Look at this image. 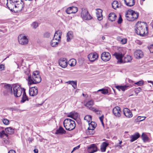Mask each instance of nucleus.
Returning <instances> with one entry per match:
<instances>
[{"label": "nucleus", "instance_id": "26", "mask_svg": "<svg viewBox=\"0 0 153 153\" xmlns=\"http://www.w3.org/2000/svg\"><path fill=\"white\" fill-rule=\"evenodd\" d=\"M94 104V101L93 100H91L87 102L86 103L84 104V105L87 107L89 108L91 110V108H92V106Z\"/></svg>", "mask_w": 153, "mask_h": 153}, {"label": "nucleus", "instance_id": "37", "mask_svg": "<svg viewBox=\"0 0 153 153\" xmlns=\"http://www.w3.org/2000/svg\"><path fill=\"white\" fill-rule=\"evenodd\" d=\"M112 7L113 8L116 9L117 8L119 7V4L118 1H114L112 4Z\"/></svg>", "mask_w": 153, "mask_h": 153}, {"label": "nucleus", "instance_id": "4", "mask_svg": "<svg viewBox=\"0 0 153 153\" xmlns=\"http://www.w3.org/2000/svg\"><path fill=\"white\" fill-rule=\"evenodd\" d=\"M13 94L16 97H20L23 92L22 89L19 85H15L13 87Z\"/></svg>", "mask_w": 153, "mask_h": 153}, {"label": "nucleus", "instance_id": "21", "mask_svg": "<svg viewBox=\"0 0 153 153\" xmlns=\"http://www.w3.org/2000/svg\"><path fill=\"white\" fill-rule=\"evenodd\" d=\"M4 88L5 89V91H7L10 94L12 93V88L11 85L7 84L4 85Z\"/></svg>", "mask_w": 153, "mask_h": 153}, {"label": "nucleus", "instance_id": "59", "mask_svg": "<svg viewBox=\"0 0 153 153\" xmlns=\"http://www.w3.org/2000/svg\"><path fill=\"white\" fill-rule=\"evenodd\" d=\"M73 81H69L67 82H66L65 83H68L69 84L71 85L72 84V82H73Z\"/></svg>", "mask_w": 153, "mask_h": 153}, {"label": "nucleus", "instance_id": "44", "mask_svg": "<svg viewBox=\"0 0 153 153\" xmlns=\"http://www.w3.org/2000/svg\"><path fill=\"white\" fill-rule=\"evenodd\" d=\"M31 26L33 28L35 29L38 26V24L36 22H34L31 25Z\"/></svg>", "mask_w": 153, "mask_h": 153}, {"label": "nucleus", "instance_id": "27", "mask_svg": "<svg viewBox=\"0 0 153 153\" xmlns=\"http://www.w3.org/2000/svg\"><path fill=\"white\" fill-rule=\"evenodd\" d=\"M108 145V144L104 142L102 143L101 146V151L102 152H105L106 150V148Z\"/></svg>", "mask_w": 153, "mask_h": 153}, {"label": "nucleus", "instance_id": "43", "mask_svg": "<svg viewBox=\"0 0 153 153\" xmlns=\"http://www.w3.org/2000/svg\"><path fill=\"white\" fill-rule=\"evenodd\" d=\"M142 137L144 141H146L148 140V137L146 134L143 133L142 135Z\"/></svg>", "mask_w": 153, "mask_h": 153}, {"label": "nucleus", "instance_id": "60", "mask_svg": "<svg viewBox=\"0 0 153 153\" xmlns=\"http://www.w3.org/2000/svg\"><path fill=\"white\" fill-rule=\"evenodd\" d=\"M122 38L120 36H118L117 37V39L119 41H121V40L122 39Z\"/></svg>", "mask_w": 153, "mask_h": 153}, {"label": "nucleus", "instance_id": "29", "mask_svg": "<svg viewBox=\"0 0 153 153\" xmlns=\"http://www.w3.org/2000/svg\"><path fill=\"white\" fill-rule=\"evenodd\" d=\"M129 86L125 85L124 86H116L115 88L119 91L121 90L123 91H124L126 90L127 88L129 87Z\"/></svg>", "mask_w": 153, "mask_h": 153}, {"label": "nucleus", "instance_id": "23", "mask_svg": "<svg viewBox=\"0 0 153 153\" xmlns=\"http://www.w3.org/2000/svg\"><path fill=\"white\" fill-rule=\"evenodd\" d=\"M67 41L69 42L73 38V33L72 31H69L67 34Z\"/></svg>", "mask_w": 153, "mask_h": 153}, {"label": "nucleus", "instance_id": "9", "mask_svg": "<svg viewBox=\"0 0 153 153\" xmlns=\"http://www.w3.org/2000/svg\"><path fill=\"white\" fill-rule=\"evenodd\" d=\"M98 54L96 52L90 53L88 55V58L91 62H94L98 58Z\"/></svg>", "mask_w": 153, "mask_h": 153}, {"label": "nucleus", "instance_id": "53", "mask_svg": "<svg viewBox=\"0 0 153 153\" xmlns=\"http://www.w3.org/2000/svg\"><path fill=\"white\" fill-rule=\"evenodd\" d=\"M50 36V34L48 32H46L44 34V36L45 37L48 38Z\"/></svg>", "mask_w": 153, "mask_h": 153}, {"label": "nucleus", "instance_id": "49", "mask_svg": "<svg viewBox=\"0 0 153 153\" xmlns=\"http://www.w3.org/2000/svg\"><path fill=\"white\" fill-rule=\"evenodd\" d=\"M137 121L140 122L144 120V119H143L142 117L139 116L137 117Z\"/></svg>", "mask_w": 153, "mask_h": 153}, {"label": "nucleus", "instance_id": "64", "mask_svg": "<svg viewBox=\"0 0 153 153\" xmlns=\"http://www.w3.org/2000/svg\"><path fill=\"white\" fill-rule=\"evenodd\" d=\"M102 40H104V39H105V37L104 36H102Z\"/></svg>", "mask_w": 153, "mask_h": 153}, {"label": "nucleus", "instance_id": "5", "mask_svg": "<svg viewBox=\"0 0 153 153\" xmlns=\"http://www.w3.org/2000/svg\"><path fill=\"white\" fill-rule=\"evenodd\" d=\"M82 10L81 16L82 19L85 20H89L92 18L86 8H83L82 9Z\"/></svg>", "mask_w": 153, "mask_h": 153}, {"label": "nucleus", "instance_id": "1", "mask_svg": "<svg viewBox=\"0 0 153 153\" xmlns=\"http://www.w3.org/2000/svg\"><path fill=\"white\" fill-rule=\"evenodd\" d=\"M135 30L137 34L141 36L145 35L146 31L148 33V28L146 24L144 22H138L136 24Z\"/></svg>", "mask_w": 153, "mask_h": 153}, {"label": "nucleus", "instance_id": "35", "mask_svg": "<svg viewBox=\"0 0 153 153\" xmlns=\"http://www.w3.org/2000/svg\"><path fill=\"white\" fill-rule=\"evenodd\" d=\"M61 35L60 33H58L57 31H56L54 34L53 38L60 41L61 39Z\"/></svg>", "mask_w": 153, "mask_h": 153}, {"label": "nucleus", "instance_id": "52", "mask_svg": "<svg viewBox=\"0 0 153 153\" xmlns=\"http://www.w3.org/2000/svg\"><path fill=\"white\" fill-rule=\"evenodd\" d=\"M103 118H104V117L103 115L102 116H101V117H99L100 120L103 126H104V123H103Z\"/></svg>", "mask_w": 153, "mask_h": 153}, {"label": "nucleus", "instance_id": "42", "mask_svg": "<svg viewBox=\"0 0 153 153\" xmlns=\"http://www.w3.org/2000/svg\"><path fill=\"white\" fill-rule=\"evenodd\" d=\"M73 117V119L75 120L78 116V113L75 111L71 112Z\"/></svg>", "mask_w": 153, "mask_h": 153}, {"label": "nucleus", "instance_id": "12", "mask_svg": "<svg viewBox=\"0 0 153 153\" xmlns=\"http://www.w3.org/2000/svg\"><path fill=\"white\" fill-rule=\"evenodd\" d=\"M97 147L94 144H91L88 147V153H93L97 152Z\"/></svg>", "mask_w": 153, "mask_h": 153}, {"label": "nucleus", "instance_id": "57", "mask_svg": "<svg viewBox=\"0 0 153 153\" xmlns=\"http://www.w3.org/2000/svg\"><path fill=\"white\" fill-rule=\"evenodd\" d=\"M79 145L78 146H77L74 148L73 150L71 151V153H72L74 151H75L76 150L78 149L79 148Z\"/></svg>", "mask_w": 153, "mask_h": 153}, {"label": "nucleus", "instance_id": "25", "mask_svg": "<svg viewBox=\"0 0 153 153\" xmlns=\"http://www.w3.org/2000/svg\"><path fill=\"white\" fill-rule=\"evenodd\" d=\"M140 136L139 133H137L133 135H131V139L130 141L131 142H133L137 139Z\"/></svg>", "mask_w": 153, "mask_h": 153}, {"label": "nucleus", "instance_id": "61", "mask_svg": "<svg viewBox=\"0 0 153 153\" xmlns=\"http://www.w3.org/2000/svg\"><path fill=\"white\" fill-rule=\"evenodd\" d=\"M8 153H16V152L13 150H10Z\"/></svg>", "mask_w": 153, "mask_h": 153}, {"label": "nucleus", "instance_id": "7", "mask_svg": "<svg viewBox=\"0 0 153 153\" xmlns=\"http://www.w3.org/2000/svg\"><path fill=\"white\" fill-rule=\"evenodd\" d=\"M113 56L118 60L117 63H123V58L124 56V54L120 52H115Z\"/></svg>", "mask_w": 153, "mask_h": 153}, {"label": "nucleus", "instance_id": "14", "mask_svg": "<svg viewBox=\"0 0 153 153\" xmlns=\"http://www.w3.org/2000/svg\"><path fill=\"white\" fill-rule=\"evenodd\" d=\"M113 113L114 115L117 117H120L121 116L120 108L118 106H116L114 108L113 110Z\"/></svg>", "mask_w": 153, "mask_h": 153}, {"label": "nucleus", "instance_id": "15", "mask_svg": "<svg viewBox=\"0 0 153 153\" xmlns=\"http://www.w3.org/2000/svg\"><path fill=\"white\" fill-rule=\"evenodd\" d=\"M38 93V90L37 88L35 87L30 88L29 90V94L32 96H34L36 95Z\"/></svg>", "mask_w": 153, "mask_h": 153}, {"label": "nucleus", "instance_id": "54", "mask_svg": "<svg viewBox=\"0 0 153 153\" xmlns=\"http://www.w3.org/2000/svg\"><path fill=\"white\" fill-rule=\"evenodd\" d=\"M122 22V19L121 18V16L120 15V17L119 18V19L117 21V22L118 24H120Z\"/></svg>", "mask_w": 153, "mask_h": 153}, {"label": "nucleus", "instance_id": "50", "mask_svg": "<svg viewBox=\"0 0 153 153\" xmlns=\"http://www.w3.org/2000/svg\"><path fill=\"white\" fill-rule=\"evenodd\" d=\"M127 41V40L126 39H122L120 42L122 44H126Z\"/></svg>", "mask_w": 153, "mask_h": 153}, {"label": "nucleus", "instance_id": "8", "mask_svg": "<svg viewBox=\"0 0 153 153\" xmlns=\"http://www.w3.org/2000/svg\"><path fill=\"white\" fill-rule=\"evenodd\" d=\"M101 57L103 61L107 62L110 59L111 56L109 53L104 52L101 54Z\"/></svg>", "mask_w": 153, "mask_h": 153}, {"label": "nucleus", "instance_id": "3", "mask_svg": "<svg viewBox=\"0 0 153 153\" xmlns=\"http://www.w3.org/2000/svg\"><path fill=\"white\" fill-rule=\"evenodd\" d=\"M63 125L66 129L69 131L74 129L76 126L75 121L69 118H67L64 120Z\"/></svg>", "mask_w": 153, "mask_h": 153}, {"label": "nucleus", "instance_id": "17", "mask_svg": "<svg viewBox=\"0 0 153 153\" xmlns=\"http://www.w3.org/2000/svg\"><path fill=\"white\" fill-rule=\"evenodd\" d=\"M123 114L125 116L128 118H131L133 116L131 111L127 108H125L123 110Z\"/></svg>", "mask_w": 153, "mask_h": 153}, {"label": "nucleus", "instance_id": "18", "mask_svg": "<svg viewBox=\"0 0 153 153\" xmlns=\"http://www.w3.org/2000/svg\"><path fill=\"white\" fill-rule=\"evenodd\" d=\"M102 10L100 9H98L97 10L96 15L97 19L99 21H101L102 19Z\"/></svg>", "mask_w": 153, "mask_h": 153}, {"label": "nucleus", "instance_id": "24", "mask_svg": "<svg viewBox=\"0 0 153 153\" xmlns=\"http://www.w3.org/2000/svg\"><path fill=\"white\" fill-rule=\"evenodd\" d=\"M117 16L114 13H110L108 15V19L111 21H113L115 20Z\"/></svg>", "mask_w": 153, "mask_h": 153}, {"label": "nucleus", "instance_id": "32", "mask_svg": "<svg viewBox=\"0 0 153 153\" xmlns=\"http://www.w3.org/2000/svg\"><path fill=\"white\" fill-rule=\"evenodd\" d=\"M132 21H134L138 18L139 15V13H138L132 10Z\"/></svg>", "mask_w": 153, "mask_h": 153}, {"label": "nucleus", "instance_id": "51", "mask_svg": "<svg viewBox=\"0 0 153 153\" xmlns=\"http://www.w3.org/2000/svg\"><path fill=\"white\" fill-rule=\"evenodd\" d=\"M4 65L3 64L0 65V71H3L4 70Z\"/></svg>", "mask_w": 153, "mask_h": 153}, {"label": "nucleus", "instance_id": "22", "mask_svg": "<svg viewBox=\"0 0 153 153\" xmlns=\"http://www.w3.org/2000/svg\"><path fill=\"white\" fill-rule=\"evenodd\" d=\"M28 100V97L27 96L26 94L25 89L23 88L22 100H21V102L22 103H24L26 101Z\"/></svg>", "mask_w": 153, "mask_h": 153}, {"label": "nucleus", "instance_id": "58", "mask_svg": "<svg viewBox=\"0 0 153 153\" xmlns=\"http://www.w3.org/2000/svg\"><path fill=\"white\" fill-rule=\"evenodd\" d=\"M67 117H71L73 119V117L71 112H70L68 114Z\"/></svg>", "mask_w": 153, "mask_h": 153}, {"label": "nucleus", "instance_id": "62", "mask_svg": "<svg viewBox=\"0 0 153 153\" xmlns=\"http://www.w3.org/2000/svg\"><path fill=\"white\" fill-rule=\"evenodd\" d=\"M34 152L35 153H38V150L37 149H35L34 150Z\"/></svg>", "mask_w": 153, "mask_h": 153}, {"label": "nucleus", "instance_id": "28", "mask_svg": "<svg viewBox=\"0 0 153 153\" xmlns=\"http://www.w3.org/2000/svg\"><path fill=\"white\" fill-rule=\"evenodd\" d=\"M95 131L94 129L91 128H88V129L86 130V133L87 135L88 136H91L94 134Z\"/></svg>", "mask_w": 153, "mask_h": 153}, {"label": "nucleus", "instance_id": "31", "mask_svg": "<svg viewBox=\"0 0 153 153\" xmlns=\"http://www.w3.org/2000/svg\"><path fill=\"white\" fill-rule=\"evenodd\" d=\"M132 58L131 56L128 55L125 57L123 59V62H131L132 60Z\"/></svg>", "mask_w": 153, "mask_h": 153}, {"label": "nucleus", "instance_id": "48", "mask_svg": "<svg viewBox=\"0 0 153 153\" xmlns=\"http://www.w3.org/2000/svg\"><path fill=\"white\" fill-rule=\"evenodd\" d=\"M72 86L74 89H76V88L77 86V82L76 81H73L72 84H71Z\"/></svg>", "mask_w": 153, "mask_h": 153}, {"label": "nucleus", "instance_id": "47", "mask_svg": "<svg viewBox=\"0 0 153 153\" xmlns=\"http://www.w3.org/2000/svg\"><path fill=\"white\" fill-rule=\"evenodd\" d=\"M143 80H140L135 83L134 84L137 85L138 86H141L143 85Z\"/></svg>", "mask_w": 153, "mask_h": 153}, {"label": "nucleus", "instance_id": "11", "mask_svg": "<svg viewBox=\"0 0 153 153\" xmlns=\"http://www.w3.org/2000/svg\"><path fill=\"white\" fill-rule=\"evenodd\" d=\"M134 56L137 59H140L143 56V53L140 50H136L134 52Z\"/></svg>", "mask_w": 153, "mask_h": 153}, {"label": "nucleus", "instance_id": "30", "mask_svg": "<svg viewBox=\"0 0 153 153\" xmlns=\"http://www.w3.org/2000/svg\"><path fill=\"white\" fill-rule=\"evenodd\" d=\"M59 40L53 38L51 41V44L53 47H56L57 45L59 42Z\"/></svg>", "mask_w": 153, "mask_h": 153}, {"label": "nucleus", "instance_id": "38", "mask_svg": "<svg viewBox=\"0 0 153 153\" xmlns=\"http://www.w3.org/2000/svg\"><path fill=\"white\" fill-rule=\"evenodd\" d=\"M84 119L87 121L88 123H89L91 120V116L90 115H87L85 116Z\"/></svg>", "mask_w": 153, "mask_h": 153}, {"label": "nucleus", "instance_id": "55", "mask_svg": "<svg viewBox=\"0 0 153 153\" xmlns=\"http://www.w3.org/2000/svg\"><path fill=\"white\" fill-rule=\"evenodd\" d=\"M141 90V88L140 87H139V88H137L135 89V92H137V93H139L140 91Z\"/></svg>", "mask_w": 153, "mask_h": 153}, {"label": "nucleus", "instance_id": "46", "mask_svg": "<svg viewBox=\"0 0 153 153\" xmlns=\"http://www.w3.org/2000/svg\"><path fill=\"white\" fill-rule=\"evenodd\" d=\"M3 123L5 125H8L10 123V121L6 119H3L2 120Z\"/></svg>", "mask_w": 153, "mask_h": 153}, {"label": "nucleus", "instance_id": "56", "mask_svg": "<svg viewBox=\"0 0 153 153\" xmlns=\"http://www.w3.org/2000/svg\"><path fill=\"white\" fill-rule=\"evenodd\" d=\"M149 50L151 53H153V45L150 46Z\"/></svg>", "mask_w": 153, "mask_h": 153}, {"label": "nucleus", "instance_id": "63", "mask_svg": "<svg viewBox=\"0 0 153 153\" xmlns=\"http://www.w3.org/2000/svg\"><path fill=\"white\" fill-rule=\"evenodd\" d=\"M147 82L148 83H152V84L153 83V81H150V80L147 81Z\"/></svg>", "mask_w": 153, "mask_h": 153}, {"label": "nucleus", "instance_id": "36", "mask_svg": "<svg viewBox=\"0 0 153 153\" xmlns=\"http://www.w3.org/2000/svg\"><path fill=\"white\" fill-rule=\"evenodd\" d=\"M88 125L89 126V128H91L94 129L97 126V124L94 122L91 121L90 123H88Z\"/></svg>", "mask_w": 153, "mask_h": 153}, {"label": "nucleus", "instance_id": "45", "mask_svg": "<svg viewBox=\"0 0 153 153\" xmlns=\"http://www.w3.org/2000/svg\"><path fill=\"white\" fill-rule=\"evenodd\" d=\"M4 136H6L7 137L8 134L5 133V131L4 130H3L0 132V137L1 138H2Z\"/></svg>", "mask_w": 153, "mask_h": 153}, {"label": "nucleus", "instance_id": "16", "mask_svg": "<svg viewBox=\"0 0 153 153\" xmlns=\"http://www.w3.org/2000/svg\"><path fill=\"white\" fill-rule=\"evenodd\" d=\"M132 10H128L125 14V16L127 20L129 21H133L132 12Z\"/></svg>", "mask_w": 153, "mask_h": 153}, {"label": "nucleus", "instance_id": "34", "mask_svg": "<svg viewBox=\"0 0 153 153\" xmlns=\"http://www.w3.org/2000/svg\"><path fill=\"white\" fill-rule=\"evenodd\" d=\"M76 63V61L75 59H70L69 62V64L70 66L72 67L75 66Z\"/></svg>", "mask_w": 153, "mask_h": 153}, {"label": "nucleus", "instance_id": "13", "mask_svg": "<svg viewBox=\"0 0 153 153\" xmlns=\"http://www.w3.org/2000/svg\"><path fill=\"white\" fill-rule=\"evenodd\" d=\"M78 8L74 6L70 7L66 10V13L68 14L75 13L78 11Z\"/></svg>", "mask_w": 153, "mask_h": 153}, {"label": "nucleus", "instance_id": "40", "mask_svg": "<svg viewBox=\"0 0 153 153\" xmlns=\"http://www.w3.org/2000/svg\"><path fill=\"white\" fill-rule=\"evenodd\" d=\"M91 110L95 112L96 114L98 115H100L101 112V111H100L94 108H91Z\"/></svg>", "mask_w": 153, "mask_h": 153}, {"label": "nucleus", "instance_id": "39", "mask_svg": "<svg viewBox=\"0 0 153 153\" xmlns=\"http://www.w3.org/2000/svg\"><path fill=\"white\" fill-rule=\"evenodd\" d=\"M24 68V73L27 75H28V76H31L30 75V71L29 69H28L27 68H26L25 67L23 68ZM29 76H28V77Z\"/></svg>", "mask_w": 153, "mask_h": 153}, {"label": "nucleus", "instance_id": "6", "mask_svg": "<svg viewBox=\"0 0 153 153\" xmlns=\"http://www.w3.org/2000/svg\"><path fill=\"white\" fill-rule=\"evenodd\" d=\"M18 41L19 43L22 45H26L28 42V39L27 36L23 35H19L18 37Z\"/></svg>", "mask_w": 153, "mask_h": 153}, {"label": "nucleus", "instance_id": "10", "mask_svg": "<svg viewBox=\"0 0 153 153\" xmlns=\"http://www.w3.org/2000/svg\"><path fill=\"white\" fill-rule=\"evenodd\" d=\"M59 63L60 66L63 68H66L68 65L67 60L65 58L60 59L59 60Z\"/></svg>", "mask_w": 153, "mask_h": 153}, {"label": "nucleus", "instance_id": "20", "mask_svg": "<svg viewBox=\"0 0 153 153\" xmlns=\"http://www.w3.org/2000/svg\"><path fill=\"white\" fill-rule=\"evenodd\" d=\"M66 133V131L61 126H60L59 128L57 129L55 132L56 134H62Z\"/></svg>", "mask_w": 153, "mask_h": 153}, {"label": "nucleus", "instance_id": "33", "mask_svg": "<svg viewBox=\"0 0 153 153\" xmlns=\"http://www.w3.org/2000/svg\"><path fill=\"white\" fill-rule=\"evenodd\" d=\"M5 130L7 134H11L14 132L13 129L11 127L6 128L5 129Z\"/></svg>", "mask_w": 153, "mask_h": 153}, {"label": "nucleus", "instance_id": "41", "mask_svg": "<svg viewBox=\"0 0 153 153\" xmlns=\"http://www.w3.org/2000/svg\"><path fill=\"white\" fill-rule=\"evenodd\" d=\"M98 91H101V93L104 94H106L108 93V90L107 89H101L98 90Z\"/></svg>", "mask_w": 153, "mask_h": 153}, {"label": "nucleus", "instance_id": "19", "mask_svg": "<svg viewBox=\"0 0 153 153\" xmlns=\"http://www.w3.org/2000/svg\"><path fill=\"white\" fill-rule=\"evenodd\" d=\"M125 3L128 6L132 7L135 3L134 0H124Z\"/></svg>", "mask_w": 153, "mask_h": 153}, {"label": "nucleus", "instance_id": "2", "mask_svg": "<svg viewBox=\"0 0 153 153\" xmlns=\"http://www.w3.org/2000/svg\"><path fill=\"white\" fill-rule=\"evenodd\" d=\"M28 83L29 85L36 84L40 82L41 81V78L39 75V71H34L32 78L31 76H29L28 78Z\"/></svg>", "mask_w": 153, "mask_h": 153}]
</instances>
